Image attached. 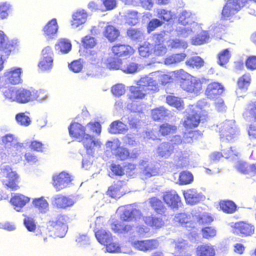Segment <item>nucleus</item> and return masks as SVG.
<instances>
[{
  "instance_id": "aec40b11",
  "label": "nucleus",
  "mask_w": 256,
  "mask_h": 256,
  "mask_svg": "<svg viewBox=\"0 0 256 256\" xmlns=\"http://www.w3.org/2000/svg\"><path fill=\"white\" fill-rule=\"evenodd\" d=\"M224 154L219 152H214L210 156V160L214 162L218 161L222 156L226 158L232 157L236 160L238 159L240 152L234 147H230L228 150H223Z\"/></svg>"
},
{
  "instance_id": "338daca9",
  "label": "nucleus",
  "mask_w": 256,
  "mask_h": 256,
  "mask_svg": "<svg viewBox=\"0 0 256 256\" xmlns=\"http://www.w3.org/2000/svg\"><path fill=\"white\" fill-rule=\"evenodd\" d=\"M179 180L181 184H188L193 180V176L189 172H183L180 174Z\"/></svg>"
},
{
  "instance_id": "f3484780",
  "label": "nucleus",
  "mask_w": 256,
  "mask_h": 256,
  "mask_svg": "<svg viewBox=\"0 0 256 256\" xmlns=\"http://www.w3.org/2000/svg\"><path fill=\"white\" fill-rule=\"evenodd\" d=\"M136 85L146 90V92L150 94V92H155L159 90V87L157 82L148 76H145L140 78L137 82Z\"/></svg>"
},
{
  "instance_id": "2eb2a0df",
  "label": "nucleus",
  "mask_w": 256,
  "mask_h": 256,
  "mask_svg": "<svg viewBox=\"0 0 256 256\" xmlns=\"http://www.w3.org/2000/svg\"><path fill=\"white\" fill-rule=\"evenodd\" d=\"M76 202L74 198L66 197V196L57 194L52 198V204L58 208H65L71 206Z\"/></svg>"
},
{
  "instance_id": "39448f33",
  "label": "nucleus",
  "mask_w": 256,
  "mask_h": 256,
  "mask_svg": "<svg viewBox=\"0 0 256 256\" xmlns=\"http://www.w3.org/2000/svg\"><path fill=\"white\" fill-rule=\"evenodd\" d=\"M2 172L5 175V178L2 181L3 184L12 190H16L18 188V176L16 172L6 166L2 168Z\"/></svg>"
},
{
  "instance_id": "1a4fd4ad",
  "label": "nucleus",
  "mask_w": 256,
  "mask_h": 256,
  "mask_svg": "<svg viewBox=\"0 0 256 256\" xmlns=\"http://www.w3.org/2000/svg\"><path fill=\"white\" fill-rule=\"evenodd\" d=\"M42 57L38 66L42 70L51 69L53 66V52L52 48L48 46L44 48L42 52Z\"/></svg>"
},
{
  "instance_id": "ddd939ff",
  "label": "nucleus",
  "mask_w": 256,
  "mask_h": 256,
  "mask_svg": "<svg viewBox=\"0 0 256 256\" xmlns=\"http://www.w3.org/2000/svg\"><path fill=\"white\" fill-rule=\"evenodd\" d=\"M22 73V68L12 67L6 70L4 73V76L8 82L12 84H18L22 81L21 78Z\"/></svg>"
},
{
  "instance_id": "bf43d9fd",
  "label": "nucleus",
  "mask_w": 256,
  "mask_h": 256,
  "mask_svg": "<svg viewBox=\"0 0 256 256\" xmlns=\"http://www.w3.org/2000/svg\"><path fill=\"white\" fill-rule=\"evenodd\" d=\"M12 10L11 4L8 2H0V18L4 19L8 16V13Z\"/></svg>"
},
{
  "instance_id": "58836bf2",
  "label": "nucleus",
  "mask_w": 256,
  "mask_h": 256,
  "mask_svg": "<svg viewBox=\"0 0 256 256\" xmlns=\"http://www.w3.org/2000/svg\"><path fill=\"white\" fill-rule=\"evenodd\" d=\"M111 229L118 234H126L132 230V226L122 223L112 224Z\"/></svg>"
},
{
  "instance_id": "473e14b6",
  "label": "nucleus",
  "mask_w": 256,
  "mask_h": 256,
  "mask_svg": "<svg viewBox=\"0 0 256 256\" xmlns=\"http://www.w3.org/2000/svg\"><path fill=\"white\" fill-rule=\"evenodd\" d=\"M173 146L168 142L161 144L158 148L157 154L162 158H168L172 154Z\"/></svg>"
},
{
  "instance_id": "a878e982",
  "label": "nucleus",
  "mask_w": 256,
  "mask_h": 256,
  "mask_svg": "<svg viewBox=\"0 0 256 256\" xmlns=\"http://www.w3.org/2000/svg\"><path fill=\"white\" fill-rule=\"evenodd\" d=\"M33 90L20 88L18 90L17 102L21 104H26L33 102Z\"/></svg>"
},
{
  "instance_id": "0eeeda50",
  "label": "nucleus",
  "mask_w": 256,
  "mask_h": 256,
  "mask_svg": "<svg viewBox=\"0 0 256 256\" xmlns=\"http://www.w3.org/2000/svg\"><path fill=\"white\" fill-rule=\"evenodd\" d=\"M117 213L120 214L121 220L124 221H132L140 218V212L132 206H120L118 208Z\"/></svg>"
},
{
  "instance_id": "412c9836",
  "label": "nucleus",
  "mask_w": 256,
  "mask_h": 256,
  "mask_svg": "<svg viewBox=\"0 0 256 256\" xmlns=\"http://www.w3.org/2000/svg\"><path fill=\"white\" fill-rule=\"evenodd\" d=\"M184 196L187 203L194 204L202 200V194L194 188L188 189L184 191Z\"/></svg>"
},
{
  "instance_id": "e433bc0d",
  "label": "nucleus",
  "mask_w": 256,
  "mask_h": 256,
  "mask_svg": "<svg viewBox=\"0 0 256 256\" xmlns=\"http://www.w3.org/2000/svg\"><path fill=\"white\" fill-rule=\"evenodd\" d=\"M56 50H60L62 53H68L72 48V44L70 41L66 38L60 39L56 44Z\"/></svg>"
},
{
  "instance_id": "3c124183",
  "label": "nucleus",
  "mask_w": 256,
  "mask_h": 256,
  "mask_svg": "<svg viewBox=\"0 0 256 256\" xmlns=\"http://www.w3.org/2000/svg\"><path fill=\"white\" fill-rule=\"evenodd\" d=\"M138 12L134 10H129L126 15V22L130 25H136L138 22Z\"/></svg>"
},
{
  "instance_id": "a19ab883",
  "label": "nucleus",
  "mask_w": 256,
  "mask_h": 256,
  "mask_svg": "<svg viewBox=\"0 0 256 256\" xmlns=\"http://www.w3.org/2000/svg\"><path fill=\"white\" fill-rule=\"evenodd\" d=\"M104 35L110 41L113 42L119 36L120 32L114 26H108L106 28Z\"/></svg>"
},
{
  "instance_id": "c03bdc74",
  "label": "nucleus",
  "mask_w": 256,
  "mask_h": 256,
  "mask_svg": "<svg viewBox=\"0 0 256 256\" xmlns=\"http://www.w3.org/2000/svg\"><path fill=\"white\" fill-rule=\"evenodd\" d=\"M128 36L132 40L140 41L144 38V32L140 29L130 28L127 31Z\"/></svg>"
},
{
  "instance_id": "e2e57ef3",
  "label": "nucleus",
  "mask_w": 256,
  "mask_h": 256,
  "mask_svg": "<svg viewBox=\"0 0 256 256\" xmlns=\"http://www.w3.org/2000/svg\"><path fill=\"white\" fill-rule=\"evenodd\" d=\"M168 45L172 48H186L188 46L186 42L179 39L170 40L168 42Z\"/></svg>"
},
{
  "instance_id": "393cba45",
  "label": "nucleus",
  "mask_w": 256,
  "mask_h": 256,
  "mask_svg": "<svg viewBox=\"0 0 256 256\" xmlns=\"http://www.w3.org/2000/svg\"><path fill=\"white\" fill-rule=\"evenodd\" d=\"M223 92L222 86L218 82H212L208 84L206 94L209 98H214Z\"/></svg>"
},
{
  "instance_id": "20e7f679",
  "label": "nucleus",
  "mask_w": 256,
  "mask_h": 256,
  "mask_svg": "<svg viewBox=\"0 0 256 256\" xmlns=\"http://www.w3.org/2000/svg\"><path fill=\"white\" fill-rule=\"evenodd\" d=\"M196 218L200 224L210 222L213 220L211 216L207 214H203L199 218L192 216V219L190 215H188L186 213L176 214L174 216V220L182 226L188 228L194 227L195 223L194 222V220H195Z\"/></svg>"
},
{
  "instance_id": "f03ea898",
  "label": "nucleus",
  "mask_w": 256,
  "mask_h": 256,
  "mask_svg": "<svg viewBox=\"0 0 256 256\" xmlns=\"http://www.w3.org/2000/svg\"><path fill=\"white\" fill-rule=\"evenodd\" d=\"M178 22L182 26L176 28L178 36L186 38L192 35L200 27L195 13L189 10H182L178 16Z\"/></svg>"
},
{
  "instance_id": "de8ad7c7",
  "label": "nucleus",
  "mask_w": 256,
  "mask_h": 256,
  "mask_svg": "<svg viewBox=\"0 0 256 256\" xmlns=\"http://www.w3.org/2000/svg\"><path fill=\"white\" fill-rule=\"evenodd\" d=\"M251 82V76L249 74H246L240 76L238 80V86L239 88L246 90Z\"/></svg>"
},
{
  "instance_id": "09e8293b",
  "label": "nucleus",
  "mask_w": 256,
  "mask_h": 256,
  "mask_svg": "<svg viewBox=\"0 0 256 256\" xmlns=\"http://www.w3.org/2000/svg\"><path fill=\"white\" fill-rule=\"evenodd\" d=\"M176 129V126L165 123L160 126L159 132L162 136H165L174 133Z\"/></svg>"
},
{
  "instance_id": "13d9d810",
  "label": "nucleus",
  "mask_w": 256,
  "mask_h": 256,
  "mask_svg": "<svg viewBox=\"0 0 256 256\" xmlns=\"http://www.w3.org/2000/svg\"><path fill=\"white\" fill-rule=\"evenodd\" d=\"M18 90V88H16L11 87L10 88L5 90L4 92V94L6 98L11 101L17 102Z\"/></svg>"
},
{
  "instance_id": "774afa93",
  "label": "nucleus",
  "mask_w": 256,
  "mask_h": 256,
  "mask_svg": "<svg viewBox=\"0 0 256 256\" xmlns=\"http://www.w3.org/2000/svg\"><path fill=\"white\" fill-rule=\"evenodd\" d=\"M158 17L164 21L168 22L171 20L174 14L170 10L159 9L157 12Z\"/></svg>"
},
{
  "instance_id": "4d7b16f0",
  "label": "nucleus",
  "mask_w": 256,
  "mask_h": 256,
  "mask_svg": "<svg viewBox=\"0 0 256 256\" xmlns=\"http://www.w3.org/2000/svg\"><path fill=\"white\" fill-rule=\"evenodd\" d=\"M172 74L174 76V78H175L180 80V82L182 81H186L192 76L182 69L172 72Z\"/></svg>"
},
{
  "instance_id": "cd10ccee",
  "label": "nucleus",
  "mask_w": 256,
  "mask_h": 256,
  "mask_svg": "<svg viewBox=\"0 0 256 256\" xmlns=\"http://www.w3.org/2000/svg\"><path fill=\"white\" fill-rule=\"evenodd\" d=\"M129 90L130 92L129 98L132 100L144 98L147 94H148V93L146 92V90L142 88L138 85L130 86Z\"/></svg>"
},
{
  "instance_id": "5701e85b",
  "label": "nucleus",
  "mask_w": 256,
  "mask_h": 256,
  "mask_svg": "<svg viewBox=\"0 0 256 256\" xmlns=\"http://www.w3.org/2000/svg\"><path fill=\"white\" fill-rule=\"evenodd\" d=\"M87 14L84 10H78L75 12L72 16L71 25L73 28H78L84 24L87 19Z\"/></svg>"
},
{
  "instance_id": "680f3d73",
  "label": "nucleus",
  "mask_w": 256,
  "mask_h": 256,
  "mask_svg": "<svg viewBox=\"0 0 256 256\" xmlns=\"http://www.w3.org/2000/svg\"><path fill=\"white\" fill-rule=\"evenodd\" d=\"M86 132L90 134V133L100 134L101 132V126L98 122H90L85 126Z\"/></svg>"
},
{
  "instance_id": "2f4dec72",
  "label": "nucleus",
  "mask_w": 256,
  "mask_h": 256,
  "mask_svg": "<svg viewBox=\"0 0 256 256\" xmlns=\"http://www.w3.org/2000/svg\"><path fill=\"white\" fill-rule=\"evenodd\" d=\"M32 204L42 213H45L48 210V203L43 196L34 198L32 201Z\"/></svg>"
},
{
  "instance_id": "a18cd8bd",
  "label": "nucleus",
  "mask_w": 256,
  "mask_h": 256,
  "mask_svg": "<svg viewBox=\"0 0 256 256\" xmlns=\"http://www.w3.org/2000/svg\"><path fill=\"white\" fill-rule=\"evenodd\" d=\"M48 98V94L46 90H33V102L36 100L38 102H43L46 100Z\"/></svg>"
},
{
  "instance_id": "4468645a",
  "label": "nucleus",
  "mask_w": 256,
  "mask_h": 256,
  "mask_svg": "<svg viewBox=\"0 0 256 256\" xmlns=\"http://www.w3.org/2000/svg\"><path fill=\"white\" fill-rule=\"evenodd\" d=\"M194 106H190L187 110L188 116L184 121V125L186 128H192L197 126L200 122V114L195 110Z\"/></svg>"
},
{
  "instance_id": "ea45409f",
  "label": "nucleus",
  "mask_w": 256,
  "mask_h": 256,
  "mask_svg": "<svg viewBox=\"0 0 256 256\" xmlns=\"http://www.w3.org/2000/svg\"><path fill=\"white\" fill-rule=\"evenodd\" d=\"M246 118H252L256 120V101H251L246 106L243 114Z\"/></svg>"
},
{
  "instance_id": "423d86ee",
  "label": "nucleus",
  "mask_w": 256,
  "mask_h": 256,
  "mask_svg": "<svg viewBox=\"0 0 256 256\" xmlns=\"http://www.w3.org/2000/svg\"><path fill=\"white\" fill-rule=\"evenodd\" d=\"M181 88L186 92L198 94L202 90V82L200 80L192 76L186 81L180 82Z\"/></svg>"
},
{
  "instance_id": "dca6fc26",
  "label": "nucleus",
  "mask_w": 256,
  "mask_h": 256,
  "mask_svg": "<svg viewBox=\"0 0 256 256\" xmlns=\"http://www.w3.org/2000/svg\"><path fill=\"white\" fill-rule=\"evenodd\" d=\"M72 180L70 174L65 172H62L53 176L54 186L58 190L68 186Z\"/></svg>"
},
{
  "instance_id": "f704fd0d",
  "label": "nucleus",
  "mask_w": 256,
  "mask_h": 256,
  "mask_svg": "<svg viewBox=\"0 0 256 256\" xmlns=\"http://www.w3.org/2000/svg\"><path fill=\"white\" fill-rule=\"evenodd\" d=\"M143 219L148 226L156 228H161L164 224L162 218L156 216H145Z\"/></svg>"
},
{
  "instance_id": "5fc2aeb1",
  "label": "nucleus",
  "mask_w": 256,
  "mask_h": 256,
  "mask_svg": "<svg viewBox=\"0 0 256 256\" xmlns=\"http://www.w3.org/2000/svg\"><path fill=\"white\" fill-rule=\"evenodd\" d=\"M153 46L148 42H144L138 48L140 54L143 57L148 56L152 54Z\"/></svg>"
},
{
  "instance_id": "864d4df0",
  "label": "nucleus",
  "mask_w": 256,
  "mask_h": 256,
  "mask_svg": "<svg viewBox=\"0 0 256 256\" xmlns=\"http://www.w3.org/2000/svg\"><path fill=\"white\" fill-rule=\"evenodd\" d=\"M28 112H22L17 114L16 116V119L18 123L24 126H28L31 123V120L28 115Z\"/></svg>"
},
{
  "instance_id": "4c0bfd02",
  "label": "nucleus",
  "mask_w": 256,
  "mask_h": 256,
  "mask_svg": "<svg viewBox=\"0 0 256 256\" xmlns=\"http://www.w3.org/2000/svg\"><path fill=\"white\" fill-rule=\"evenodd\" d=\"M149 203L157 213L162 214L166 212V208L164 206L162 202L158 198L154 197L150 198Z\"/></svg>"
},
{
  "instance_id": "6e6d98bb",
  "label": "nucleus",
  "mask_w": 256,
  "mask_h": 256,
  "mask_svg": "<svg viewBox=\"0 0 256 256\" xmlns=\"http://www.w3.org/2000/svg\"><path fill=\"white\" fill-rule=\"evenodd\" d=\"M220 208L225 212L231 214L236 210V205L230 200L223 201L220 202Z\"/></svg>"
},
{
  "instance_id": "bb28decb",
  "label": "nucleus",
  "mask_w": 256,
  "mask_h": 256,
  "mask_svg": "<svg viewBox=\"0 0 256 256\" xmlns=\"http://www.w3.org/2000/svg\"><path fill=\"white\" fill-rule=\"evenodd\" d=\"M13 47L12 42L8 40L3 32L0 30V51L4 52L8 55L12 52Z\"/></svg>"
},
{
  "instance_id": "c85d7f7f",
  "label": "nucleus",
  "mask_w": 256,
  "mask_h": 256,
  "mask_svg": "<svg viewBox=\"0 0 256 256\" xmlns=\"http://www.w3.org/2000/svg\"><path fill=\"white\" fill-rule=\"evenodd\" d=\"M95 236L98 242L104 245L107 244L112 240L110 232L105 230H96Z\"/></svg>"
},
{
  "instance_id": "9d476101",
  "label": "nucleus",
  "mask_w": 256,
  "mask_h": 256,
  "mask_svg": "<svg viewBox=\"0 0 256 256\" xmlns=\"http://www.w3.org/2000/svg\"><path fill=\"white\" fill-rule=\"evenodd\" d=\"M140 168L142 171L143 174L146 178H150L160 174V168L158 164L148 163L147 158H144L140 160L139 163Z\"/></svg>"
},
{
  "instance_id": "7c9ffc66",
  "label": "nucleus",
  "mask_w": 256,
  "mask_h": 256,
  "mask_svg": "<svg viewBox=\"0 0 256 256\" xmlns=\"http://www.w3.org/2000/svg\"><path fill=\"white\" fill-rule=\"evenodd\" d=\"M234 228L236 232H240V233L244 236H250L254 232L253 226L244 222L236 223Z\"/></svg>"
},
{
  "instance_id": "c756f323",
  "label": "nucleus",
  "mask_w": 256,
  "mask_h": 256,
  "mask_svg": "<svg viewBox=\"0 0 256 256\" xmlns=\"http://www.w3.org/2000/svg\"><path fill=\"white\" fill-rule=\"evenodd\" d=\"M197 256H216L214 246L210 244H202L196 248Z\"/></svg>"
},
{
  "instance_id": "f8f14e48",
  "label": "nucleus",
  "mask_w": 256,
  "mask_h": 256,
  "mask_svg": "<svg viewBox=\"0 0 256 256\" xmlns=\"http://www.w3.org/2000/svg\"><path fill=\"white\" fill-rule=\"evenodd\" d=\"M68 216H58L55 220L51 222V226L54 228L57 236L64 237L67 232L68 226L66 222Z\"/></svg>"
},
{
  "instance_id": "8fccbe9b",
  "label": "nucleus",
  "mask_w": 256,
  "mask_h": 256,
  "mask_svg": "<svg viewBox=\"0 0 256 256\" xmlns=\"http://www.w3.org/2000/svg\"><path fill=\"white\" fill-rule=\"evenodd\" d=\"M186 56L184 53L173 54L166 58L164 60V64L166 65L176 64L182 61Z\"/></svg>"
},
{
  "instance_id": "6ab92c4d",
  "label": "nucleus",
  "mask_w": 256,
  "mask_h": 256,
  "mask_svg": "<svg viewBox=\"0 0 256 256\" xmlns=\"http://www.w3.org/2000/svg\"><path fill=\"white\" fill-rule=\"evenodd\" d=\"M58 28L57 20L53 18L48 22L42 28L43 34L47 40L54 38Z\"/></svg>"
},
{
  "instance_id": "6e6552de",
  "label": "nucleus",
  "mask_w": 256,
  "mask_h": 256,
  "mask_svg": "<svg viewBox=\"0 0 256 256\" xmlns=\"http://www.w3.org/2000/svg\"><path fill=\"white\" fill-rule=\"evenodd\" d=\"M2 142L6 148H12V150H10L11 153L9 154L12 156H14L17 154L15 152H13V151L21 152L23 150V144L18 142V138L12 134H7L3 136L2 138Z\"/></svg>"
},
{
  "instance_id": "72a5a7b5",
  "label": "nucleus",
  "mask_w": 256,
  "mask_h": 256,
  "mask_svg": "<svg viewBox=\"0 0 256 256\" xmlns=\"http://www.w3.org/2000/svg\"><path fill=\"white\" fill-rule=\"evenodd\" d=\"M128 130L127 126L120 120H116L110 125L109 132L111 134H121L126 132Z\"/></svg>"
},
{
  "instance_id": "7ed1b4c3",
  "label": "nucleus",
  "mask_w": 256,
  "mask_h": 256,
  "mask_svg": "<svg viewBox=\"0 0 256 256\" xmlns=\"http://www.w3.org/2000/svg\"><path fill=\"white\" fill-rule=\"evenodd\" d=\"M220 138L222 142L225 140L232 142L238 138V130L234 120H228L218 126Z\"/></svg>"
},
{
  "instance_id": "603ef678",
  "label": "nucleus",
  "mask_w": 256,
  "mask_h": 256,
  "mask_svg": "<svg viewBox=\"0 0 256 256\" xmlns=\"http://www.w3.org/2000/svg\"><path fill=\"white\" fill-rule=\"evenodd\" d=\"M210 36L206 31H203L198 34L196 37L192 40V42L194 45L202 44L208 41Z\"/></svg>"
},
{
  "instance_id": "37998d69",
  "label": "nucleus",
  "mask_w": 256,
  "mask_h": 256,
  "mask_svg": "<svg viewBox=\"0 0 256 256\" xmlns=\"http://www.w3.org/2000/svg\"><path fill=\"white\" fill-rule=\"evenodd\" d=\"M231 57V53L228 49L220 51L218 54V63L221 66L226 64Z\"/></svg>"
},
{
  "instance_id": "79ce46f5",
  "label": "nucleus",
  "mask_w": 256,
  "mask_h": 256,
  "mask_svg": "<svg viewBox=\"0 0 256 256\" xmlns=\"http://www.w3.org/2000/svg\"><path fill=\"white\" fill-rule=\"evenodd\" d=\"M166 102L169 105L174 106L178 110H182L184 108V102L178 97L169 95L166 96Z\"/></svg>"
},
{
  "instance_id": "4be33fe9",
  "label": "nucleus",
  "mask_w": 256,
  "mask_h": 256,
  "mask_svg": "<svg viewBox=\"0 0 256 256\" xmlns=\"http://www.w3.org/2000/svg\"><path fill=\"white\" fill-rule=\"evenodd\" d=\"M166 204L172 208H177L180 203V198L175 190L166 192L163 196Z\"/></svg>"
},
{
  "instance_id": "9b49d317",
  "label": "nucleus",
  "mask_w": 256,
  "mask_h": 256,
  "mask_svg": "<svg viewBox=\"0 0 256 256\" xmlns=\"http://www.w3.org/2000/svg\"><path fill=\"white\" fill-rule=\"evenodd\" d=\"M131 244L132 246L136 249L144 252L156 249L159 246L158 240L154 239L134 240Z\"/></svg>"
},
{
  "instance_id": "a211bd4d",
  "label": "nucleus",
  "mask_w": 256,
  "mask_h": 256,
  "mask_svg": "<svg viewBox=\"0 0 256 256\" xmlns=\"http://www.w3.org/2000/svg\"><path fill=\"white\" fill-rule=\"evenodd\" d=\"M30 201V198L20 194H14L10 202L16 212H22V208Z\"/></svg>"
},
{
  "instance_id": "052dcab7",
  "label": "nucleus",
  "mask_w": 256,
  "mask_h": 256,
  "mask_svg": "<svg viewBox=\"0 0 256 256\" xmlns=\"http://www.w3.org/2000/svg\"><path fill=\"white\" fill-rule=\"evenodd\" d=\"M143 66L141 65L132 62L126 66H122V70L126 73L132 74L141 70Z\"/></svg>"
},
{
  "instance_id": "0e129e2a",
  "label": "nucleus",
  "mask_w": 256,
  "mask_h": 256,
  "mask_svg": "<svg viewBox=\"0 0 256 256\" xmlns=\"http://www.w3.org/2000/svg\"><path fill=\"white\" fill-rule=\"evenodd\" d=\"M24 224L26 229L30 232H34L36 229V223L34 219L30 216L24 215Z\"/></svg>"
},
{
  "instance_id": "f257e3e1",
  "label": "nucleus",
  "mask_w": 256,
  "mask_h": 256,
  "mask_svg": "<svg viewBox=\"0 0 256 256\" xmlns=\"http://www.w3.org/2000/svg\"><path fill=\"white\" fill-rule=\"evenodd\" d=\"M68 130L70 134L74 138L78 141L82 142L84 146L89 155H92L95 148L100 147V141L87 133L85 126L80 124H72Z\"/></svg>"
},
{
  "instance_id": "69168bd1",
  "label": "nucleus",
  "mask_w": 256,
  "mask_h": 256,
  "mask_svg": "<svg viewBox=\"0 0 256 256\" xmlns=\"http://www.w3.org/2000/svg\"><path fill=\"white\" fill-rule=\"evenodd\" d=\"M82 46L86 48H93L96 44V40L94 38L90 36H86L82 40Z\"/></svg>"
},
{
  "instance_id": "b1692460",
  "label": "nucleus",
  "mask_w": 256,
  "mask_h": 256,
  "mask_svg": "<svg viewBox=\"0 0 256 256\" xmlns=\"http://www.w3.org/2000/svg\"><path fill=\"white\" fill-rule=\"evenodd\" d=\"M112 51L115 56L118 57L127 56L134 53V50L130 46L120 44L113 46Z\"/></svg>"
},
{
  "instance_id": "c9c22d12",
  "label": "nucleus",
  "mask_w": 256,
  "mask_h": 256,
  "mask_svg": "<svg viewBox=\"0 0 256 256\" xmlns=\"http://www.w3.org/2000/svg\"><path fill=\"white\" fill-rule=\"evenodd\" d=\"M170 114V111L166 109L164 106L154 109L152 111V115L155 120L163 119L168 116Z\"/></svg>"
},
{
  "instance_id": "49530a36",
  "label": "nucleus",
  "mask_w": 256,
  "mask_h": 256,
  "mask_svg": "<svg viewBox=\"0 0 256 256\" xmlns=\"http://www.w3.org/2000/svg\"><path fill=\"white\" fill-rule=\"evenodd\" d=\"M186 64L190 68H200L204 66V61L200 57L194 56L188 60Z\"/></svg>"
}]
</instances>
